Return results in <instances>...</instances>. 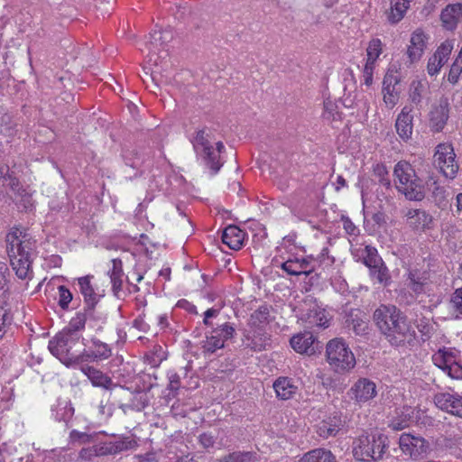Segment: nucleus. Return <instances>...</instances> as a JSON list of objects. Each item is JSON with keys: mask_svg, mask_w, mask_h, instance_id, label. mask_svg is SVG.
<instances>
[{"mask_svg": "<svg viewBox=\"0 0 462 462\" xmlns=\"http://www.w3.org/2000/svg\"><path fill=\"white\" fill-rule=\"evenodd\" d=\"M374 321L393 347L412 348L416 346L417 333L408 317L393 305H381L373 315Z\"/></svg>", "mask_w": 462, "mask_h": 462, "instance_id": "nucleus-1", "label": "nucleus"}, {"mask_svg": "<svg viewBox=\"0 0 462 462\" xmlns=\"http://www.w3.org/2000/svg\"><path fill=\"white\" fill-rule=\"evenodd\" d=\"M389 448L388 437L382 433L362 435L353 441V456L361 461H377Z\"/></svg>", "mask_w": 462, "mask_h": 462, "instance_id": "nucleus-2", "label": "nucleus"}, {"mask_svg": "<svg viewBox=\"0 0 462 462\" xmlns=\"http://www.w3.org/2000/svg\"><path fill=\"white\" fill-rule=\"evenodd\" d=\"M393 174L398 180L397 189L408 199L420 201L424 199L425 194L420 180L409 162L400 161L394 166Z\"/></svg>", "mask_w": 462, "mask_h": 462, "instance_id": "nucleus-3", "label": "nucleus"}, {"mask_svg": "<svg viewBox=\"0 0 462 462\" xmlns=\"http://www.w3.org/2000/svg\"><path fill=\"white\" fill-rule=\"evenodd\" d=\"M79 336L61 331L49 341V350L66 366L80 364L82 356H76L73 347L79 344Z\"/></svg>", "mask_w": 462, "mask_h": 462, "instance_id": "nucleus-4", "label": "nucleus"}, {"mask_svg": "<svg viewBox=\"0 0 462 462\" xmlns=\"http://www.w3.org/2000/svg\"><path fill=\"white\" fill-rule=\"evenodd\" d=\"M327 360L331 368L337 373H344L352 369L356 358L348 346L340 338L328 341L326 349Z\"/></svg>", "mask_w": 462, "mask_h": 462, "instance_id": "nucleus-5", "label": "nucleus"}, {"mask_svg": "<svg viewBox=\"0 0 462 462\" xmlns=\"http://www.w3.org/2000/svg\"><path fill=\"white\" fill-rule=\"evenodd\" d=\"M212 133L208 127H204L196 132L192 139L194 151L200 155L206 165L216 174L222 167V162L217 161V154L211 145Z\"/></svg>", "mask_w": 462, "mask_h": 462, "instance_id": "nucleus-6", "label": "nucleus"}, {"mask_svg": "<svg viewBox=\"0 0 462 462\" xmlns=\"http://www.w3.org/2000/svg\"><path fill=\"white\" fill-rule=\"evenodd\" d=\"M433 364L446 372L451 378H462V366L457 363L456 354L448 348H439L432 356Z\"/></svg>", "mask_w": 462, "mask_h": 462, "instance_id": "nucleus-7", "label": "nucleus"}, {"mask_svg": "<svg viewBox=\"0 0 462 462\" xmlns=\"http://www.w3.org/2000/svg\"><path fill=\"white\" fill-rule=\"evenodd\" d=\"M399 446L402 453L412 459L421 457L429 448L428 441L420 437L410 433H402L399 439Z\"/></svg>", "mask_w": 462, "mask_h": 462, "instance_id": "nucleus-8", "label": "nucleus"}, {"mask_svg": "<svg viewBox=\"0 0 462 462\" xmlns=\"http://www.w3.org/2000/svg\"><path fill=\"white\" fill-rule=\"evenodd\" d=\"M434 158L435 163H437L445 177L449 179H454L456 177L458 171V165L455 160L456 154L450 146L439 144Z\"/></svg>", "mask_w": 462, "mask_h": 462, "instance_id": "nucleus-9", "label": "nucleus"}, {"mask_svg": "<svg viewBox=\"0 0 462 462\" xmlns=\"http://www.w3.org/2000/svg\"><path fill=\"white\" fill-rule=\"evenodd\" d=\"M365 252L364 263L369 268L371 275L380 283H386L390 279L388 269L378 255L377 250L371 245H366Z\"/></svg>", "mask_w": 462, "mask_h": 462, "instance_id": "nucleus-10", "label": "nucleus"}, {"mask_svg": "<svg viewBox=\"0 0 462 462\" xmlns=\"http://www.w3.org/2000/svg\"><path fill=\"white\" fill-rule=\"evenodd\" d=\"M435 405L441 411L462 418V396L457 393H438L433 398Z\"/></svg>", "mask_w": 462, "mask_h": 462, "instance_id": "nucleus-11", "label": "nucleus"}, {"mask_svg": "<svg viewBox=\"0 0 462 462\" xmlns=\"http://www.w3.org/2000/svg\"><path fill=\"white\" fill-rule=\"evenodd\" d=\"M405 217L407 225L416 232H423L432 228L433 217L423 209H409Z\"/></svg>", "mask_w": 462, "mask_h": 462, "instance_id": "nucleus-12", "label": "nucleus"}, {"mask_svg": "<svg viewBox=\"0 0 462 462\" xmlns=\"http://www.w3.org/2000/svg\"><path fill=\"white\" fill-rule=\"evenodd\" d=\"M400 79L393 73H387L383 81V102L389 107H393L399 100Z\"/></svg>", "mask_w": 462, "mask_h": 462, "instance_id": "nucleus-13", "label": "nucleus"}, {"mask_svg": "<svg viewBox=\"0 0 462 462\" xmlns=\"http://www.w3.org/2000/svg\"><path fill=\"white\" fill-rule=\"evenodd\" d=\"M12 250L7 251V253L15 275L21 280L31 279L32 274L31 257L16 254Z\"/></svg>", "mask_w": 462, "mask_h": 462, "instance_id": "nucleus-14", "label": "nucleus"}, {"mask_svg": "<svg viewBox=\"0 0 462 462\" xmlns=\"http://www.w3.org/2000/svg\"><path fill=\"white\" fill-rule=\"evenodd\" d=\"M442 26L448 31H453L462 22V3L448 5L440 14Z\"/></svg>", "mask_w": 462, "mask_h": 462, "instance_id": "nucleus-15", "label": "nucleus"}, {"mask_svg": "<svg viewBox=\"0 0 462 462\" xmlns=\"http://www.w3.org/2000/svg\"><path fill=\"white\" fill-rule=\"evenodd\" d=\"M290 344L300 354L311 356L316 352L315 337L310 331L293 336L290 340Z\"/></svg>", "mask_w": 462, "mask_h": 462, "instance_id": "nucleus-16", "label": "nucleus"}, {"mask_svg": "<svg viewBox=\"0 0 462 462\" xmlns=\"http://www.w3.org/2000/svg\"><path fill=\"white\" fill-rule=\"evenodd\" d=\"M411 107L405 106L398 115L395 122L396 132L403 141L409 140L412 134L413 116L411 114Z\"/></svg>", "mask_w": 462, "mask_h": 462, "instance_id": "nucleus-17", "label": "nucleus"}, {"mask_svg": "<svg viewBox=\"0 0 462 462\" xmlns=\"http://www.w3.org/2000/svg\"><path fill=\"white\" fill-rule=\"evenodd\" d=\"M449 108L448 101L441 100L430 113V126L434 132H440L448 119Z\"/></svg>", "mask_w": 462, "mask_h": 462, "instance_id": "nucleus-18", "label": "nucleus"}, {"mask_svg": "<svg viewBox=\"0 0 462 462\" xmlns=\"http://www.w3.org/2000/svg\"><path fill=\"white\" fill-rule=\"evenodd\" d=\"M282 269L290 275L299 276L300 274L310 275L314 267L310 265V261L307 258H290L281 265Z\"/></svg>", "mask_w": 462, "mask_h": 462, "instance_id": "nucleus-19", "label": "nucleus"}, {"mask_svg": "<svg viewBox=\"0 0 462 462\" xmlns=\"http://www.w3.org/2000/svg\"><path fill=\"white\" fill-rule=\"evenodd\" d=\"M351 390L357 402H366L376 393L375 384L367 379L358 380Z\"/></svg>", "mask_w": 462, "mask_h": 462, "instance_id": "nucleus-20", "label": "nucleus"}, {"mask_svg": "<svg viewBox=\"0 0 462 462\" xmlns=\"http://www.w3.org/2000/svg\"><path fill=\"white\" fill-rule=\"evenodd\" d=\"M80 369L91 381L94 386H98L108 390L111 389L112 386L116 385L113 383V381L109 376L93 366L83 365Z\"/></svg>", "mask_w": 462, "mask_h": 462, "instance_id": "nucleus-21", "label": "nucleus"}, {"mask_svg": "<svg viewBox=\"0 0 462 462\" xmlns=\"http://www.w3.org/2000/svg\"><path fill=\"white\" fill-rule=\"evenodd\" d=\"M79 290L84 297L87 305L85 310H92L98 302V296L90 283V276H84L78 279Z\"/></svg>", "mask_w": 462, "mask_h": 462, "instance_id": "nucleus-22", "label": "nucleus"}, {"mask_svg": "<svg viewBox=\"0 0 462 462\" xmlns=\"http://www.w3.org/2000/svg\"><path fill=\"white\" fill-rule=\"evenodd\" d=\"M245 234L236 226H226L222 234V242L230 249L238 250L243 245Z\"/></svg>", "mask_w": 462, "mask_h": 462, "instance_id": "nucleus-23", "label": "nucleus"}, {"mask_svg": "<svg viewBox=\"0 0 462 462\" xmlns=\"http://www.w3.org/2000/svg\"><path fill=\"white\" fill-rule=\"evenodd\" d=\"M113 268L111 272H109L111 282H112V290L114 294L117 297H121L122 292V285H123V263L121 259L115 258L112 260Z\"/></svg>", "mask_w": 462, "mask_h": 462, "instance_id": "nucleus-24", "label": "nucleus"}, {"mask_svg": "<svg viewBox=\"0 0 462 462\" xmlns=\"http://www.w3.org/2000/svg\"><path fill=\"white\" fill-rule=\"evenodd\" d=\"M424 39L425 36L421 32H415L412 33L411 37V44L407 50V54L411 62L420 60L421 57L425 47Z\"/></svg>", "mask_w": 462, "mask_h": 462, "instance_id": "nucleus-25", "label": "nucleus"}, {"mask_svg": "<svg viewBox=\"0 0 462 462\" xmlns=\"http://www.w3.org/2000/svg\"><path fill=\"white\" fill-rule=\"evenodd\" d=\"M412 0H392L390 11L387 12V19L392 24L399 23L410 7Z\"/></svg>", "mask_w": 462, "mask_h": 462, "instance_id": "nucleus-26", "label": "nucleus"}, {"mask_svg": "<svg viewBox=\"0 0 462 462\" xmlns=\"http://www.w3.org/2000/svg\"><path fill=\"white\" fill-rule=\"evenodd\" d=\"M300 462H337V459L330 450L315 448L307 452Z\"/></svg>", "mask_w": 462, "mask_h": 462, "instance_id": "nucleus-27", "label": "nucleus"}, {"mask_svg": "<svg viewBox=\"0 0 462 462\" xmlns=\"http://www.w3.org/2000/svg\"><path fill=\"white\" fill-rule=\"evenodd\" d=\"M273 388L277 397L282 400L291 399L296 392V386L287 377L278 378L273 383Z\"/></svg>", "mask_w": 462, "mask_h": 462, "instance_id": "nucleus-28", "label": "nucleus"}, {"mask_svg": "<svg viewBox=\"0 0 462 462\" xmlns=\"http://www.w3.org/2000/svg\"><path fill=\"white\" fill-rule=\"evenodd\" d=\"M255 453L248 451H234L220 457L217 462H256Z\"/></svg>", "mask_w": 462, "mask_h": 462, "instance_id": "nucleus-29", "label": "nucleus"}, {"mask_svg": "<svg viewBox=\"0 0 462 462\" xmlns=\"http://www.w3.org/2000/svg\"><path fill=\"white\" fill-rule=\"evenodd\" d=\"M35 248V240H33L30 236L25 237V239L20 241L18 244H15V245H12V247H7V251H10L11 249L14 253L16 254H22L26 255L28 257H31V253Z\"/></svg>", "mask_w": 462, "mask_h": 462, "instance_id": "nucleus-30", "label": "nucleus"}, {"mask_svg": "<svg viewBox=\"0 0 462 462\" xmlns=\"http://www.w3.org/2000/svg\"><path fill=\"white\" fill-rule=\"evenodd\" d=\"M35 248V240H33L30 236L25 237V239L20 241L18 244H15V245H12V247H7V251H10L11 249L14 253L16 254H22L26 255L28 257H31V253Z\"/></svg>", "mask_w": 462, "mask_h": 462, "instance_id": "nucleus-31", "label": "nucleus"}, {"mask_svg": "<svg viewBox=\"0 0 462 462\" xmlns=\"http://www.w3.org/2000/svg\"><path fill=\"white\" fill-rule=\"evenodd\" d=\"M427 88L421 81L414 80L410 86V99L415 105H420L422 102Z\"/></svg>", "mask_w": 462, "mask_h": 462, "instance_id": "nucleus-32", "label": "nucleus"}, {"mask_svg": "<svg viewBox=\"0 0 462 462\" xmlns=\"http://www.w3.org/2000/svg\"><path fill=\"white\" fill-rule=\"evenodd\" d=\"M270 308L268 306H261L258 310H254L250 317V323L253 326L259 327L264 323L269 322Z\"/></svg>", "mask_w": 462, "mask_h": 462, "instance_id": "nucleus-33", "label": "nucleus"}, {"mask_svg": "<svg viewBox=\"0 0 462 462\" xmlns=\"http://www.w3.org/2000/svg\"><path fill=\"white\" fill-rule=\"evenodd\" d=\"M94 346L93 359H107L111 356V348L107 344L101 342L98 339H92Z\"/></svg>", "mask_w": 462, "mask_h": 462, "instance_id": "nucleus-34", "label": "nucleus"}, {"mask_svg": "<svg viewBox=\"0 0 462 462\" xmlns=\"http://www.w3.org/2000/svg\"><path fill=\"white\" fill-rule=\"evenodd\" d=\"M340 430L339 424H337L332 420L327 421L323 420L319 427L318 433L322 438H328L336 436Z\"/></svg>", "mask_w": 462, "mask_h": 462, "instance_id": "nucleus-35", "label": "nucleus"}, {"mask_svg": "<svg viewBox=\"0 0 462 462\" xmlns=\"http://www.w3.org/2000/svg\"><path fill=\"white\" fill-rule=\"evenodd\" d=\"M374 174L378 178L379 183L386 189L391 188V180L389 179V172L385 165L377 163L374 166Z\"/></svg>", "mask_w": 462, "mask_h": 462, "instance_id": "nucleus-36", "label": "nucleus"}, {"mask_svg": "<svg viewBox=\"0 0 462 462\" xmlns=\"http://www.w3.org/2000/svg\"><path fill=\"white\" fill-rule=\"evenodd\" d=\"M86 320V313L79 312L77 313L76 317L70 320L69 327L63 329V331L71 332L73 335H78L77 332L85 328Z\"/></svg>", "mask_w": 462, "mask_h": 462, "instance_id": "nucleus-37", "label": "nucleus"}, {"mask_svg": "<svg viewBox=\"0 0 462 462\" xmlns=\"http://www.w3.org/2000/svg\"><path fill=\"white\" fill-rule=\"evenodd\" d=\"M225 346L222 339L215 333L211 332V336L207 337L202 347L205 351L214 353L216 350L223 348Z\"/></svg>", "mask_w": 462, "mask_h": 462, "instance_id": "nucleus-38", "label": "nucleus"}, {"mask_svg": "<svg viewBox=\"0 0 462 462\" xmlns=\"http://www.w3.org/2000/svg\"><path fill=\"white\" fill-rule=\"evenodd\" d=\"M405 410V414L402 413L401 417L393 419L389 427L393 430H402L409 426V420L411 419V408H403Z\"/></svg>", "mask_w": 462, "mask_h": 462, "instance_id": "nucleus-39", "label": "nucleus"}, {"mask_svg": "<svg viewBox=\"0 0 462 462\" xmlns=\"http://www.w3.org/2000/svg\"><path fill=\"white\" fill-rule=\"evenodd\" d=\"M154 66L156 67V69H152L150 73L151 84H149L148 80L143 78V81L144 84H146V88H150V90L153 93H155L156 90L159 89L160 84L162 82V76L161 75V72L157 69L158 64L156 60H154Z\"/></svg>", "mask_w": 462, "mask_h": 462, "instance_id": "nucleus-40", "label": "nucleus"}, {"mask_svg": "<svg viewBox=\"0 0 462 462\" xmlns=\"http://www.w3.org/2000/svg\"><path fill=\"white\" fill-rule=\"evenodd\" d=\"M367 62L374 64L382 52V42L379 39H373L368 45Z\"/></svg>", "mask_w": 462, "mask_h": 462, "instance_id": "nucleus-41", "label": "nucleus"}, {"mask_svg": "<svg viewBox=\"0 0 462 462\" xmlns=\"http://www.w3.org/2000/svg\"><path fill=\"white\" fill-rule=\"evenodd\" d=\"M27 236H29V234H27L26 231L19 229L17 227L13 228L6 235V248L12 247V245H15V244H18L20 241L25 239V237Z\"/></svg>", "mask_w": 462, "mask_h": 462, "instance_id": "nucleus-42", "label": "nucleus"}, {"mask_svg": "<svg viewBox=\"0 0 462 462\" xmlns=\"http://www.w3.org/2000/svg\"><path fill=\"white\" fill-rule=\"evenodd\" d=\"M416 327L420 333L423 341L429 340L431 337L434 328L427 318H421Z\"/></svg>", "mask_w": 462, "mask_h": 462, "instance_id": "nucleus-43", "label": "nucleus"}, {"mask_svg": "<svg viewBox=\"0 0 462 462\" xmlns=\"http://www.w3.org/2000/svg\"><path fill=\"white\" fill-rule=\"evenodd\" d=\"M212 332L219 337L225 343L226 340L233 337L236 330L232 325L226 322L215 328Z\"/></svg>", "mask_w": 462, "mask_h": 462, "instance_id": "nucleus-44", "label": "nucleus"}, {"mask_svg": "<svg viewBox=\"0 0 462 462\" xmlns=\"http://www.w3.org/2000/svg\"><path fill=\"white\" fill-rule=\"evenodd\" d=\"M450 304L456 312V319H460L462 317V287L453 292L450 298Z\"/></svg>", "mask_w": 462, "mask_h": 462, "instance_id": "nucleus-45", "label": "nucleus"}, {"mask_svg": "<svg viewBox=\"0 0 462 462\" xmlns=\"http://www.w3.org/2000/svg\"><path fill=\"white\" fill-rule=\"evenodd\" d=\"M346 323L347 324V328H352L356 335H365L367 333V323L361 319H346Z\"/></svg>", "mask_w": 462, "mask_h": 462, "instance_id": "nucleus-46", "label": "nucleus"}, {"mask_svg": "<svg viewBox=\"0 0 462 462\" xmlns=\"http://www.w3.org/2000/svg\"><path fill=\"white\" fill-rule=\"evenodd\" d=\"M462 72V59L457 57L456 60L451 65V68L449 69V73L448 76V80L451 84L455 85L457 83L459 76Z\"/></svg>", "mask_w": 462, "mask_h": 462, "instance_id": "nucleus-47", "label": "nucleus"}, {"mask_svg": "<svg viewBox=\"0 0 462 462\" xmlns=\"http://www.w3.org/2000/svg\"><path fill=\"white\" fill-rule=\"evenodd\" d=\"M58 291H59V306L62 310H67L69 308V302L72 300V298H73L72 293L64 285L59 286Z\"/></svg>", "mask_w": 462, "mask_h": 462, "instance_id": "nucleus-48", "label": "nucleus"}, {"mask_svg": "<svg viewBox=\"0 0 462 462\" xmlns=\"http://www.w3.org/2000/svg\"><path fill=\"white\" fill-rule=\"evenodd\" d=\"M309 323L312 326H316L318 328H326L328 327V319H327L324 311L316 310L314 314L309 315Z\"/></svg>", "mask_w": 462, "mask_h": 462, "instance_id": "nucleus-49", "label": "nucleus"}, {"mask_svg": "<svg viewBox=\"0 0 462 462\" xmlns=\"http://www.w3.org/2000/svg\"><path fill=\"white\" fill-rule=\"evenodd\" d=\"M409 286L415 293H421L425 284V279L419 277L417 273H409Z\"/></svg>", "mask_w": 462, "mask_h": 462, "instance_id": "nucleus-50", "label": "nucleus"}, {"mask_svg": "<svg viewBox=\"0 0 462 462\" xmlns=\"http://www.w3.org/2000/svg\"><path fill=\"white\" fill-rule=\"evenodd\" d=\"M12 317L6 309L0 307V338L4 337L6 332L8 325L11 324Z\"/></svg>", "mask_w": 462, "mask_h": 462, "instance_id": "nucleus-51", "label": "nucleus"}, {"mask_svg": "<svg viewBox=\"0 0 462 462\" xmlns=\"http://www.w3.org/2000/svg\"><path fill=\"white\" fill-rule=\"evenodd\" d=\"M70 440L72 442H79V444L90 443L93 440V436L86 432H80L73 430L69 434Z\"/></svg>", "mask_w": 462, "mask_h": 462, "instance_id": "nucleus-52", "label": "nucleus"}, {"mask_svg": "<svg viewBox=\"0 0 462 462\" xmlns=\"http://www.w3.org/2000/svg\"><path fill=\"white\" fill-rule=\"evenodd\" d=\"M113 454L120 453L124 450H127L133 448V440H130L129 439H125L123 440H118L115 442H110Z\"/></svg>", "mask_w": 462, "mask_h": 462, "instance_id": "nucleus-53", "label": "nucleus"}, {"mask_svg": "<svg viewBox=\"0 0 462 462\" xmlns=\"http://www.w3.org/2000/svg\"><path fill=\"white\" fill-rule=\"evenodd\" d=\"M148 402L146 394L138 393L133 398L132 406L137 411H142L148 405Z\"/></svg>", "mask_w": 462, "mask_h": 462, "instance_id": "nucleus-54", "label": "nucleus"}, {"mask_svg": "<svg viewBox=\"0 0 462 462\" xmlns=\"http://www.w3.org/2000/svg\"><path fill=\"white\" fill-rule=\"evenodd\" d=\"M215 442H216V437H214L213 435H211L209 433H202L199 436V443L205 449L213 448Z\"/></svg>", "mask_w": 462, "mask_h": 462, "instance_id": "nucleus-55", "label": "nucleus"}, {"mask_svg": "<svg viewBox=\"0 0 462 462\" xmlns=\"http://www.w3.org/2000/svg\"><path fill=\"white\" fill-rule=\"evenodd\" d=\"M97 456V448L95 446L83 448L79 454V457L85 461H91Z\"/></svg>", "mask_w": 462, "mask_h": 462, "instance_id": "nucleus-56", "label": "nucleus"}, {"mask_svg": "<svg viewBox=\"0 0 462 462\" xmlns=\"http://www.w3.org/2000/svg\"><path fill=\"white\" fill-rule=\"evenodd\" d=\"M429 189H431L432 195L435 199L442 200L445 199V189L439 185L436 181H433L431 184L428 183Z\"/></svg>", "mask_w": 462, "mask_h": 462, "instance_id": "nucleus-57", "label": "nucleus"}, {"mask_svg": "<svg viewBox=\"0 0 462 462\" xmlns=\"http://www.w3.org/2000/svg\"><path fill=\"white\" fill-rule=\"evenodd\" d=\"M452 49V44L447 41L440 44V46L437 49L435 54H437V57L442 56L443 58H448Z\"/></svg>", "mask_w": 462, "mask_h": 462, "instance_id": "nucleus-58", "label": "nucleus"}, {"mask_svg": "<svg viewBox=\"0 0 462 462\" xmlns=\"http://www.w3.org/2000/svg\"><path fill=\"white\" fill-rule=\"evenodd\" d=\"M440 66H439V61H437V58L436 57H430L429 59V61H428V65H427V70H428V73L431 76L437 74L439 69H440Z\"/></svg>", "mask_w": 462, "mask_h": 462, "instance_id": "nucleus-59", "label": "nucleus"}, {"mask_svg": "<svg viewBox=\"0 0 462 462\" xmlns=\"http://www.w3.org/2000/svg\"><path fill=\"white\" fill-rule=\"evenodd\" d=\"M95 448H97V457L113 454V450H112L110 442L103 443L100 445H95Z\"/></svg>", "mask_w": 462, "mask_h": 462, "instance_id": "nucleus-60", "label": "nucleus"}, {"mask_svg": "<svg viewBox=\"0 0 462 462\" xmlns=\"http://www.w3.org/2000/svg\"><path fill=\"white\" fill-rule=\"evenodd\" d=\"M373 69L374 64H371L370 62L366 61V64L364 69L365 84L366 86H370L373 83Z\"/></svg>", "mask_w": 462, "mask_h": 462, "instance_id": "nucleus-61", "label": "nucleus"}, {"mask_svg": "<svg viewBox=\"0 0 462 462\" xmlns=\"http://www.w3.org/2000/svg\"><path fill=\"white\" fill-rule=\"evenodd\" d=\"M169 389L171 391H177L180 386V377L177 373H171L169 375Z\"/></svg>", "mask_w": 462, "mask_h": 462, "instance_id": "nucleus-62", "label": "nucleus"}, {"mask_svg": "<svg viewBox=\"0 0 462 462\" xmlns=\"http://www.w3.org/2000/svg\"><path fill=\"white\" fill-rule=\"evenodd\" d=\"M130 155H134V152H125L124 154L125 164L132 168H137L139 166V159L136 157H130Z\"/></svg>", "mask_w": 462, "mask_h": 462, "instance_id": "nucleus-63", "label": "nucleus"}, {"mask_svg": "<svg viewBox=\"0 0 462 462\" xmlns=\"http://www.w3.org/2000/svg\"><path fill=\"white\" fill-rule=\"evenodd\" d=\"M219 313V310H216V309H208V310L205 311L204 313V320H203V323L206 325V326H211L212 323L208 320V319L210 318H213V317H216L217 316V314Z\"/></svg>", "mask_w": 462, "mask_h": 462, "instance_id": "nucleus-64", "label": "nucleus"}]
</instances>
